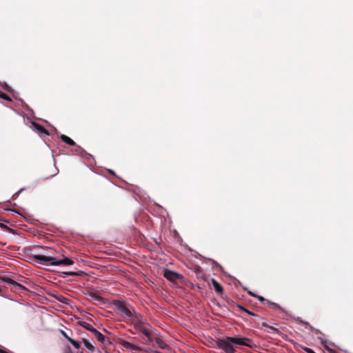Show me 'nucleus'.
<instances>
[{
	"label": "nucleus",
	"instance_id": "nucleus-1",
	"mask_svg": "<svg viewBox=\"0 0 353 353\" xmlns=\"http://www.w3.org/2000/svg\"><path fill=\"white\" fill-rule=\"evenodd\" d=\"M32 259L40 263H49L52 265H71L74 264V261L69 258H64L57 260L55 256L52 255H32Z\"/></svg>",
	"mask_w": 353,
	"mask_h": 353
},
{
	"label": "nucleus",
	"instance_id": "nucleus-2",
	"mask_svg": "<svg viewBox=\"0 0 353 353\" xmlns=\"http://www.w3.org/2000/svg\"><path fill=\"white\" fill-rule=\"evenodd\" d=\"M216 346L223 350L225 353H235L233 343L228 339V336L223 339H219L216 341Z\"/></svg>",
	"mask_w": 353,
	"mask_h": 353
},
{
	"label": "nucleus",
	"instance_id": "nucleus-3",
	"mask_svg": "<svg viewBox=\"0 0 353 353\" xmlns=\"http://www.w3.org/2000/svg\"><path fill=\"white\" fill-rule=\"evenodd\" d=\"M228 339L230 340L233 345H243L250 347H252V341L249 338L228 336Z\"/></svg>",
	"mask_w": 353,
	"mask_h": 353
},
{
	"label": "nucleus",
	"instance_id": "nucleus-4",
	"mask_svg": "<svg viewBox=\"0 0 353 353\" xmlns=\"http://www.w3.org/2000/svg\"><path fill=\"white\" fill-rule=\"evenodd\" d=\"M115 306L117 310H119L120 312L124 314L126 316L129 318H132L133 313L127 307L125 302L122 301H117L115 303Z\"/></svg>",
	"mask_w": 353,
	"mask_h": 353
},
{
	"label": "nucleus",
	"instance_id": "nucleus-5",
	"mask_svg": "<svg viewBox=\"0 0 353 353\" xmlns=\"http://www.w3.org/2000/svg\"><path fill=\"white\" fill-rule=\"evenodd\" d=\"M163 276L165 279L172 282L176 281L177 279L182 278V276L181 274L169 270H165L164 271Z\"/></svg>",
	"mask_w": 353,
	"mask_h": 353
},
{
	"label": "nucleus",
	"instance_id": "nucleus-6",
	"mask_svg": "<svg viewBox=\"0 0 353 353\" xmlns=\"http://www.w3.org/2000/svg\"><path fill=\"white\" fill-rule=\"evenodd\" d=\"M118 343L121 345H122L124 348L128 349V350H134V351H137V350H140V348L137 345L132 344L130 342L125 341L124 339H119Z\"/></svg>",
	"mask_w": 353,
	"mask_h": 353
},
{
	"label": "nucleus",
	"instance_id": "nucleus-7",
	"mask_svg": "<svg viewBox=\"0 0 353 353\" xmlns=\"http://www.w3.org/2000/svg\"><path fill=\"white\" fill-rule=\"evenodd\" d=\"M135 328L141 332L142 334H143L145 336L148 338H150V332L146 329V327L144 326L143 322L141 321H139L135 324Z\"/></svg>",
	"mask_w": 353,
	"mask_h": 353
},
{
	"label": "nucleus",
	"instance_id": "nucleus-8",
	"mask_svg": "<svg viewBox=\"0 0 353 353\" xmlns=\"http://www.w3.org/2000/svg\"><path fill=\"white\" fill-rule=\"evenodd\" d=\"M193 271L195 273L197 279L205 281V274L200 266L194 265L193 268Z\"/></svg>",
	"mask_w": 353,
	"mask_h": 353
},
{
	"label": "nucleus",
	"instance_id": "nucleus-9",
	"mask_svg": "<svg viewBox=\"0 0 353 353\" xmlns=\"http://www.w3.org/2000/svg\"><path fill=\"white\" fill-rule=\"evenodd\" d=\"M212 284L214 287L215 292L218 294H222L223 292V288L221 285L216 281L214 279H211Z\"/></svg>",
	"mask_w": 353,
	"mask_h": 353
},
{
	"label": "nucleus",
	"instance_id": "nucleus-10",
	"mask_svg": "<svg viewBox=\"0 0 353 353\" xmlns=\"http://www.w3.org/2000/svg\"><path fill=\"white\" fill-rule=\"evenodd\" d=\"M154 341L157 343V345L159 347V348L162 350H166L169 348L168 345L160 338H154Z\"/></svg>",
	"mask_w": 353,
	"mask_h": 353
},
{
	"label": "nucleus",
	"instance_id": "nucleus-11",
	"mask_svg": "<svg viewBox=\"0 0 353 353\" xmlns=\"http://www.w3.org/2000/svg\"><path fill=\"white\" fill-rule=\"evenodd\" d=\"M32 125L39 133L48 134V130L41 125L35 122L32 123Z\"/></svg>",
	"mask_w": 353,
	"mask_h": 353
},
{
	"label": "nucleus",
	"instance_id": "nucleus-12",
	"mask_svg": "<svg viewBox=\"0 0 353 353\" xmlns=\"http://www.w3.org/2000/svg\"><path fill=\"white\" fill-rule=\"evenodd\" d=\"M3 280L8 283V284H11L13 286H15V287H18L19 288H23V289H25V287H23L22 285L18 283L17 282L14 281V280H12L11 278H9V277H5L3 279Z\"/></svg>",
	"mask_w": 353,
	"mask_h": 353
},
{
	"label": "nucleus",
	"instance_id": "nucleus-13",
	"mask_svg": "<svg viewBox=\"0 0 353 353\" xmlns=\"http://www.w3.org/2000/svg\"><path fill=\"white\" fill-rule=\"evenodd\" d=\"M60 138L63 142L69 145L74 146L76 145V143L72 139L65 134H61Z\"/></svg>",
	"mask_w": 353,
	"mask_h": 353
},
{
	"label": "nucleus",
	"instance_id": "nucleus-14",
	"mask_svg": "<svg viewBox=\"0 0 353 353\" xmlns=\"http://www.w3.org/2000/svg\"><path fill=\"white\" fill-rule=\"evenodd\" d=\"M80 325L86 329L88 331H90L91 332H93L95 330V328L92 327V325L87 322L85 321H81L79 323Z\"/></svg>",
	"mask_w": 353,
	"mask_h": 353
},
{
	"label": "nucleus",
	"instance_id": "nucleus-15",
	"mask_svg": "<svg viewBox=\"0 0 353 353\" xmlns=\"http://www.w3.org/2000/svg\"><path fill=\"white\" fill-rule=\"evenodd\" d=\"M92 333L94 334L95 337L101 343H103L105 341V336L103 335L100 332L95 329V330Z\"/></svg>",
	"mask_w": 353,
	"mask_h": 353
},
{
	"label": "nucleus",
	"instance_id": "nucleus-16",
	"mask_svg": "<svg viewBox=\"0 0 353 353\" xmlns=\"http://www.w3.org/2000/svg\"><path fill=\"white\" fill-rule=\"evenodd\" d=\"M82 342L89 350L93 352L94 350V347L86 339H83Z\"/></svg>",
	"mask_w": 353,
	"mask_h": 353
},
{
	"label": "nucleus",
	"instance_id": "nucleus-17",
	"mask_svg": "<svg viewBox=\"0 0 353 353\" xmlns=\"http://www.w3.org/2000/svg\"><path fill=\"white\" fill-rule=\"evenodd\" d=\"M70 343L76 348V349H79L81 347V344L79 342L74 340V339H70Z\"/></svg>",
	"mask_w": 353,
	"mask_h": 353
},
{
	"label": "nucleus",
	"instance_id": "nucleus-18",
	"mask_svg": "<svg viewBox=\"0 0 353 353\" xmlns=\"http://www.w3.org/2000/svg\"><path fill=\"white\" fill-rule=\"evenodd\" d=\"M0 98L4 99V100H6L8 101H12V99L8 96L6 94L0 91Z\"/></svg>",
	"mask_w": 353,
	"mask_h": 353
},
{
	"label": "nucleus",
	"instance_id": "nucleus-19",
	"mask_svg": "<svg viewBox=\"0 0 353 353\" xmlns=\"http://www.w3.org/2000/svg\"><path fill=\"white\" fill-rule=\"evenodd\" d=\"M268 329L269 330L268 332L270 333H274L277 334L280 333L279 330L277 328H275L271 325L268 326Z\"/></svg>",
	"mask_w": 353,
	"mask_h": 353
},
{
	"label": "nucleus",
	"instance_id": "nucleus-20",
	"mask_svg": "<svg viewBox=\"0 0 353 353\" xmlns=\"http://www.w3.org/2000/svg\"><path fill=\"white\" fill-rule=\"evenodd\" d=\"M2 87L3 88L4 90H6V91H8L9 92H13L12 88L10 86H9L6 83H4L2 85Z\"/></svg>",
	"mask_w": 353,
	"mask_h": 353
},
{
	"label": "nucleus",
	"instance_id": "nucleus-21",
	"mask_svg": "<svg viewBox=\"0 0 353 353\" xmlns=\"http://www.w3.org/2000/svg\"><path fill=\"white\" fill-rule=\"evenodd\" d=\"M268 303L274 309H278V310H283V309L281 308V307L276 303H270V302H268Z\"/></svg>",
	"mask_w": 353,
	"mask_h": 353
},
{
	"label": "nucleus",
	"instance_id": "nucleus-22",
	"mask_svg": "<svg viewBox=\"0 0 353 353\" xmlns=\"http://www.w3.org/2000/svg\"><path fill=\"white\" fill-rule=\"evenodd\" d=\"M90 296L91 297H92V298H93L94 300H96V301H100V300L101 299V297L100 296H99V295H97V294L93 293V292H91V293L90 294Z\"/></svg>",
	"mask_w": 353,
	"mask_h": 353
},
{
	"label": "nucleus",
	"instance_id": "nucleus-23",
	"mask_svg": "<svg viewBox=\"0 0 353 353\" xmlns=\"http://www.w3.org/2000/svg\"><path fill=\"white\" fill-rule=\"evenodd\" d=\"M301 348L306 352L307 353H316L313 350L307 347H301Z\"/></svg>",
	"mask_w": 353,
	"mask_h": 353
},
{
	"label": "nucleus",
	"instance_id": "nucleus-24",
	"mask_svg": "<svg viewBox=\"0 0 353 353\" xmlns=\"http://www.w3.org/2000/svg\"><path fill=\"white\" fill-rule=\"evenodd\" d=\"M61 333L70 342V340L72 339V338H70L63 330H61Z\"/></svg>",
	"mask_w": 353,
	"mask_h": 353
},
{
	"label": "nucleus",
	"instance_id": "nucleus-25",
	"mask_svg": "<svg viewBox=\"0 0 353 353\" xmlns=\"http://www.w3.org/2000/svg\"><path fill=\"white\" fill-rule=\"evenodd\" d=\"M54 251L52 249H48L47 250V252L44 255H52V256H54Z\"/></svg>",
	"mask_w": 353,
	"mask_h": 353
},
{
	"label": "nucleus",
	"instance_id": "nucleus-26",
	"mask_svg": "<svg viewBox=\"0 0 353 353\" xmlns=\"http://www.w3.org/2000/svg\"><path fill=\"white\" fill-rule=\"evenodd\" d=\"M64 274H67V275H72V276L79 275V274L77 272H64Z\"/></svg>",
	"mask_w": 353,
	"mask_h": 353
},
{
	"label": "nucleus",
	"instance_id": "nucleus-27",
	"mask_svg": "<svg viewBox=\"0 0 353 353\" xmlns=\"http://www.w3.org/2000/svg\"><path fill=\"white\" fill-rule=\"evenodd\" d=\"M0 228L4 230H9V228L6 225L1 223H0Z\"/></svg>",
	"mask_w": 353,
	"mask_h": 353
},
{
	"label": "nucleus",
	"instance_id": "nucleus-28",
	"mask_svg": "<svg viewBox=\"0 0 353 353\" xmlns=\"http://www.w3.org/2000/svg\"><path fill=\"white\" fill-rule=\"evenodd\" d=\"M245 312L248 313L249 315H251V316H256L257 314H256L255 313L247 310H245Z\"/></svg>",
	"mask_w": 353,
	"mask_h": 353
},
{
	"label": "nucleus",
	"instance_id": "nucleus-29",
	"mask_svg": "<svg viewBox=\"0 0 353 353\" xmlns=\"http://www.w3.org/2000/svg\"><path fill=\"white\" fill-rule=\"evenodd\" d=\"M256 297H257L261 302H264L265 301V298H263V296H256Z\"/></svg>",
	"mask_w": 353,
	"mask_h": 353
},
{
	"label": "nucleus",
	"instance_id": "nucleus-30",
	"mask_svg": "<svg viewBox=\"0 0 353 353\" xmlns=\"http://www.w3.org/2000/svg\"><path fill=\"white\" fill-rule=\"evenodd\" d=\"M64 353H72V350H71L70 347H68L65 349V350Z\"/></svg>",
	"mask_w": 353,
	"mask_h": 353
},
{
	"label": "nucleus",
	"instance_id": "nucleus-31",
	"mask_svg": "<svg viewBox=\"0 0 353 353\" xmlns=\"http://www.w3.org/2000/svg\"><path fill=\"white\" fill-rule=\"evenodd\" d=\"M237 307L241 310H243L244 312H245V310H247L246 308H245L244 307L240 305H238Z\"/></svg>",
	"mask_w": 353,
	"mask_h": 353
},
{
	"label": "nucleus",
	"instance_id": "nucleus-32",
	"mask_svg": "<svg viewBox=\"0 0 353 353\" xmlns=\"http://www.w3.org/2000/svg\"><path fill=\"white\" fill-rule=\"evenodd\" d=\"M261 324H262V325H263V327H268V328L269 325H268V323H267L266 322L263 321V322H262V323H261Z\"/></svg>",
	"mask_w": 353,
	"mask_h": 353
},
{
	"label": "nucleus",
	"instance_id": "nucleus-33",
	"mask_svg": "<svg viewBox=\"0 0 353 353\" xmlns=\"http://www.w3.org/2000/svg\"><path fill=\"white\" fill-rule=\"evenodd\" d=\"M149 342L154 341V339L152 337V334H150V338H148Z\"/></svg>",
	"mask_w": 353,
	"mask_h": 353
},
{
	"label": "nucleus",
	"instance_id": "nucleus-34",
	"mask_svg": "<svg viewBox=\"0 0 353 353\" xmlns=\"http://www.w3.org/2000/svg\"><path fill=\"white\" fill-rule=\"evenodd\" d=\"M248 294H249L250 295L252 296H254V297H256V295H255L254 293H252V292H250V291H248Z\"/></svg>",
	"mask_w": 353,
	"mask_h": 353
},
{
	"label": "nucleus",
	"instance_id": "nucleus-35",
	"mask_svg": "<svg viewBox=\"0 0 353 353\" xmlns=\"http://www.w3.org/2000/svg\"><path fill=\"white\" fill-rule=\"evenodd\" d=\"M325 348H326L328 351H330V352H334V351L333 350L330 349V348H329V347H327V346H325Z\"/></svg>",
	"mask_w": 353,
	"mask_h": 353
},
{
	"label": "nucleus",
	"instance_id": "nucleus-36",
	"mask_svg": "<svg viewBox=\"0 0 353 353\" xmlns=\"http://www.w3.org/2000/svg\"><path fill=\"white\" fill-rule=\"evenodd\" d=\"M81 353H83V352H81Z\"/></svg>",
	"mask_w": 353,
	"mask_h": 353
}]
</instances>
